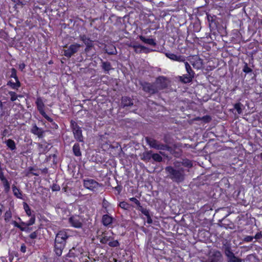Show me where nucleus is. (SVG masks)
<instances>
[{
	"mask_svg": "<svg viewBox=\"0 0 262 262\" xmlns=\"http://www.w3.org/2000/svg\"><path fill=\"white\" fill-rule=\"evenodd\" d=\"M185 66L186 68V70L187 72V74L189 75H191V76L194 75V72L192 70L190 64L188 63V62H185Z\"/></svg>",
	"mask_w": 262,
	"mask_h": 262,
	"instance_id": "nucleus-34",
	"label": "nucleus"
},
{
	"mask_svg": "<svg viewBox=\"0 0 262 262\" xmlns=\"http://www.w3.org/2000/svg\"><path fill=\"white\" fill-rule=\"evenodd\" d=\"M25 67H26V65H25V63H21V64H20L19 65V69L20 71H23V70L25 68Z\"/></svg>",
	"mask_w": 262,
	"mask_h": 262,
	"instance_id": "nucleus-60",
	"label": "nucleus"
},
{
	"mask_svg": "<svg viewBox=\"0 0 262 262\" xmlns=\"http://www.w3.org/2000/svg\"><path fill=\"white\" fill-rule=\"evenodd\" d=\"M28 171L26 172V176L27 177H29L30 174H32L33 176H39V173L37 172H33V170H34V168L33 167H29L28 169Z\"/></svg>",
	"mask_w": 262,
	"mask_h": 262,
	"instance_id": "nucleus-37",
	"label": "nucleus"
},
{
	"mask_svg": "<svg viewBox=\"0 0 262 262\" xmlns=\"http://www.w3.org/2000/svg\"><path fill=\"white\" fill-rule=\"evenodd\" d=\"M100 242L102 244H108L110 241L114 239V237L112 236H108V233L105 232L102 233L101 235L98 237Z\"/></svg>",
	"mask_w": 262,
	"mask_h": 262,
	"instance_id": "nucleus-13",
	"label": "nucleus"
},
{
	"mask_svg": "<svg viewBox=\"0 0 262 262\" xmlns=\"http://www.w3.org/2000/svg\"><path fill=\"white\" fill-rule=\"evenodd\" d=\"M101 61V68L105 71L106 73H108L109 71L112 69V66L110 62L104 61L102 59Z\"/></svg>",
	"mask_w": 262,
	"mask_h": 262,
	"instance_id": "nucleus-24",
	"label": "nucleus"
},
{
	"mask_svg": "<svg viewBox=\"0 0 262 262\" xmlns=\"http://www.w3.org/2000/svg\"><path fill=\"white\" fill-rule=\"evenodd\" d=\"M52 189L53 191H59L60 190V187L59 186L55 184L53 185Z\"/></svg>",
	"mask_w": 262,
	"mask_h": 262,
	"instance_id": "nucleus-57",
	"label": "nucleus"
},
{
	"mask_svg": "<svg viewBox=\"0 0 262 262\" xmlns=\"http://www.w3.org/2000/svg\"><path fill=\"white\" fill-rule=\"evenodd\" d=\"M84 187L91 191L95 192L98 190L100 185L95 180L91 179H85L83 180Z\"/></svg>",
	"mask_w": 262,
	"mask_h": 262,
	"instance_id": "nucleus-5",
	"label": "nucleus"
},
{
	"mask_svg": "<svg viewBox=\"0 0 262 262\" xmlns=\"http://www.w3.org/2000/svg\"><path fill=\"white\" fill-rule=\"evenodd\" d=\"M70 127L76 140L80 142H83L81 127L78 125L76 122L73 120L70 121Z\"/></svg>",
	"mask_w": 262,
	"mask_h": 262,
	"instance_id": "nucleus-3",
	"label": "nucleus"
},
{
	"mask_svg": "<svg viewBox=\"0 0 262 262\" xmlns=\"http://www.w3.org/2000/svg\"><path fill=\"white\" fill-rule=\"evenodd\" d=\"M5 143L9 148L11 150H15L16 148L15 142L12 139H8L5 141Z\"/></svg>",
	"mask_w": 262,
	"mask_h": 262,
	"instance_id": "nucleus-28",
	"label": "nucleus"
},
{
	"mask_svg": "<svg viewBox=\"0 0 262 262\" xmlns=\"http://www.w3.org/2000/svg\"><path fill=\"white\" fill-rule=\"evenodd\" d=\"M12 190L14 193V195L16 196L17 198L21 199L22 198V194L20 190L16 187L15 185L12 186Z\"/></svg>",
	"mask_w": 262,
	"mask_h": 262,
	"instance_id": "nucleus-31",
	"label": "nucleus"
},
{
	"mask_svg": "<svg viewBox=\"0 0 262 262\" xmlns=\"http://www.w3.org/2000/svg\"><path fill=\"white\" fill-rule=\"evenodd\" d=\"M36 104L37 107V109L40 114L45 113L44 111L45 105L41 98L39 97L37 98Z\"/></svg>",
	"mask_w": 262,
	"mask_h": 262,
	"instance_id": "nucleus-21",
	"label": "nucleus"
},
{
	"mask_svg": "<svg viewBox=\"0 0 262 262\" xmlns=\"http://www.w3.org/2000/svg\"><path fill=\"white\" fill-rule=\"evenodd\" d=\"M242 259L237 257L235 255H232L231 257L228 259V262H242Z\"/></svg>",
	"mask_w": 262,
	"mask_h": 262,
	"instance_id": "nucleus-46",
	"label": "nucleus"
},
{
	"mask_svg": "<svg viewBox=\"0 0 262 262\" xmlns=\"http://www.w3.org/2000/svg\"><path fill=\"white\" fill-rule=\"evenodd\" d=\"M139 38L141 41H142L145 43L153 46H156L157 45L155 40L152 38H146L144 36L142 35L139 36Z\"/></svg>",
	"mask_w": 262,
	"mask_h": 262,
	"instance_id": "nucleus-22",
	"label": "nucleus"
},
{
	"mask_svg": "<svg viewBox=\"0 0 262 262\" xmlns=\"http://www.w3.org/2000/svg\"><path fill=\"white\" fill-rule=\"evenodd\" d=\"M152 159L156 162H161L162 161V157L158 154H153L152 155Z\"/></svg>",
	"mask_w": 262,
	"mask_h": 262,
	"instance_id": "nucleus-41",
	"label": "nucleus"
},
{
	"mask_svg": "<svg viewBox=\"0 0 262 262\" xmlns=\"http://www.w3.org/2000/svg\"><path fill=\"white\" fill-rule=\"evenodd\" d=\"M133 49L135 53L140 54L141 53H148L152 50L140 45H137L136 46H134Z\"/></svg>",
	"mask_w": 262,
	"mask_h": 262,
	"instance_id": "nucleus-17",
	"label": "nucleus"
},
{
	"mask_svg": "<svg viewBox=\"0 0 262 262\" xmlns=\"http://www.w3.org/2000/svg\"><path fill=\"white\" fill-rule=\"evenodd\" d=\"M133 100L127 96H124L122 97L121 103V107L124 108L126 107L131 106L133 105Z\"/></svg>",
	"mask_w": 262,
	"mask_h": 262,
	"instance_id": "nucleus-16",
	"label": "nucleus"
},
{
	"mask_svg": "<svg viewBox=\"0 0 262 262\" xmlns=\"http://www.w3.org/2000/svg\"><path fill=\"white\" fill-rule=\"evenodd\" d=\"M6 178L5 176H4V172H3L2 171V169L0 170V180H2L3 179H4Z\"/></svg>",
	"mask_w": 262,
	"mask_h": 262,
	"instance_id": "nucleus-59",
	"label": "nucleus"
},
{
	"mask_svg": "<svg viewBox=\"0 0 262 262\" xmlns=\"http://www.w3.org/2000/svg\"><path fill=\"white\" fill-rule=\"evenodd\" d=\"M224 253L225 255L227 257L228 259L231 257L232 255H234V254L232 252L231 250V248L224 251Z\"/></svg>",
	"mask_w": 262,
	"mask_h": 262,
	"instance_id": "nucleus-49",
	"label": "nucleus"
},
{
	"mask_svg": "<svg viewBox=\"0 0 262 262\" xmlns=\"http://www.w3.org/2000/svg\"><path fill=\"white\" fill-rule=\"evenodd\" d=\"M243 71L245 73H249L252 72V69L248 67L247 63L245 62Z\"/></svg>",
	"mask_w": 262,
	"mask_h": 262,
	"instance_id": "nucleus-45",
	"label": "nucleus"
},
{
	"mask_svg": "<svg viewBox=\"0 0 262 262\" xmlns=\"http://www.w3.org/2000/svg\"><path fill=\"white\" fill-rule=\"evenodd\" d=\"M70 237L68 231L65 229L59 231L56 234L54 242L66 245L68 238Z\"/></svg>",
	"mask_w": 262,
	"mask_h": 262,
	"instance_id": "nucleus-6",
	"label": "nucleus"
},
{
	"mask_svg": "<svg viewBox=\"0 0 262 262\" xmlns=\"http://www.w3.org/2000/svg\"><path fill=\"white\" fill-rule=\"evenodd\" d=\"M10 114V111L3 105L2 102L0 100V124L7 120Z\"/></svg>",
	"mask_w": 262,
	"mask_h": 262,
	"instance_id": "nucleus-11",
	"label": "nucleus"
},
{
	"mask_svg": "<svg viewBox=\"0 0 262 262\" xmlns=\"http://www.w3.org/2000/svg\"><path fill=\"white\" fill-rule=\"evenodd\" d=\"M8 85H9L11 88L13 89L17 90L18 88L20 86V83L19 80H15V82H12L9 81L8 83Z\"/></svg>",
	"mask_w": 262,
	"mask_h": 262,
	"instance_id": "nucleus-30",
	"label": "nucleus"
},
{
	"mask_svg": "<svg viewBox=\"0 0 262 262\" xmlns=\"http://www.w3.org/2000/svg\"><path fill=\"white\" fill-rule=\"evenodd\" d=\"M31 132L35 135L37 136V137L39 138L43 137V134L44 133V131L42 130V129L37 127L36 124L33 125L32 128L31 129Z\"/></svg>",
	"mask_w": 262,
	"mask_h": 262,
	"instance_id": "nucleus-19",
	"label": "nucleus"
},
{
	"mask_svg": "<svg viewBox=\"0 0 262 262\" xmlns=\"http://www.w3.org/2000/svg\"><path fill=\"white\" fill-rule=\"evenodd\" d=\"M69 222L72 227L80 228L82 227L83 219L79 215H73L69 218Z\"/></svg>",
	"mask_w": 262,
	"mask_h": 262,
	"instance_id": "nucleus-10",
	"label": "nucleus"
},
{
	"mask_svg": "<svg viewBox=\"0 0 262 262\" xmlns=\"http://www.w3.org/2000/svg\"><path fill=\"white\" fill-rule=\"evenodd\" d=\"M243 104L240 103V102H238V103H235L234 105V108L236 110V111L237 112V113L238 114H241L242 113V107L243 106Z\"/></svg>",
	"mask_w": 262,
	"mask_h": 262,
	"instance_id": "nucleus-38",
	"label": "nucleus"
},
{
	"mask_svg": "<svg viewBox=\"0 0 262 262\" xmlns=\"http://www.w3.org/2000/svg\"><path fill=\"white\" fill-rule=\"evenodd\" d=\"M182 165H184L185 166L190 167L192 166V164L191 161L189 160H184L182 162Z\"/></svg>",
	"mask_w": 262,
	"mask_h": 262,
	"instance_id": "nucleus-50",
	"label": "nucleus"
},
{
	"mask_svg": "<svg viewBox=\"0 0 262 262\" xmlns=\"http://www.w3.org/2000/svg\"><path fill=\"white\" fill-rule=\"evenodd\" d=\"M145 140L150 148L161 150H169L170 147L166 144H164L160 141L150 137H146Z\"/></svg>",
	"mask_w": 262,
	"mask_h": 262,
	"instance_id": "nucleus-2",
	"label": "nucleus"
},
{
	"mask_svg": "<svg viewBox=\"0 0 262 262\" xmlns=\"http://www.w3.org/2000/svg\"><path fill=\"white\" fill-rule=\"evenodd\" d=\"M119 206L125 210H128L130 208V205L129 204L125 202H120L119 204Z\"/></svg>",
	"mask_w": 262,
	"mask_h": 262,
	"instance_id": "nucleus-44",
	"label": "nucleus"
},
{
	"mask_svg": "<svg viewBox=\"0 0 262 262\" xmlns=\"http://www.w3.org/2000/svg\"><path fill=\"white\" fill-rule=\"evenodd\" d=\"M230 248H231V245L228 242L225 241L223 242V249L224 251L229 249Z\"/></svg>",
	"mask_w": 262,
	"mask_h": 262,
	"instance_id": "nucleus-48",
	"label": "nucleus"
},
{
	"mask_svg": "<svg viewBox=\"0 0 262 262\" xmlns=\"http://www.w3.org/2000/svg\"><path fill=\"white\" fill-rule=\"evenodd\" d=\"M24 209L26 213V214L32 217V216H35L34 214H32V211L29 207V206L27 204V203H23Z\"/></svg>",
	"mask_w": 262,
	"mask_h": 262,
	"instance_id": "nucleus-32",
	"label": "nucleus"
},
{
	"mask_svg": "<svg viewBox=\"0 0 262 262\" xmlns=\"http://www.w3.org/2000/svg\"><path fill=\"white\" fill-rule=\"evenodd\" d=\"M194 77V76H191V75H189V74L183 75L182 76L179 77L180 80L184 83H187L190 82L193 78Z\"/></svg>",
	"mask_w": 262,
	"mask_h": 262,
	"instance_id": "nucleus-23",
	"label": "nucleus"
},
{
	"mask_svg": "<svg viewBox=\"0 0 262 262\" xmlns=\"http://www.w3.org/2000/svg\"><path fill=\"white\" fill-rule=\"evenodd\" d=\"M158 92L163 90L167 86L166 78L164 77H158L155 82Z\"/></svg>",
	"mask_w": 262,
	"mask_h": 262,
	"instance_id": "nucleus-12",
	"label": "nucleus"
},
{
	"mask_svg": "<svg viewBox=\"0 0 262 262\" xmlns=\"http://www.w3.org/2000/svg\"><path fill=\"white\" fill-rule=\"evenodd\" d=\"M105 52L109 55H116L117 53L116 47L113 45H110L105 47Z\"/></svg>",
	"mask_w": 262,
	"mask_h": 262,
	"instance_id": "nucleus-25",
	"label": "nucleus"
},
{
	"mask_svg": "<svg viewBox=\"0 0 262 262\" xmlns=\"http://www.w3.org/2000/svg\"><path fill=\"white\" fill-rule=\"evenodd\" d=\"M130 201L135 203L137 205L138 207L141 206L140 202L135 198H130Z\"/></svg>",
	"mask_w": 262,
	"mask_h": 262,
	"instance_id": "nucleus-52",
	"label": "nucleus"
},
{
	"mask_svg": "<svg viewBox=\"0 0 262 262\" xmlns=\"http://www.w3.org/2000/svg\"><path fill=\"white\" fill-rule=\"evenodd\" d=\"M192 64L194 68L199 69L202 68L203 62L200 58H198L195 60V61L193 62Z\"/></svg>",
	"mask_w": 262,
	"mask_h": 262,
	"instance_id": "nucleus-33",
	"label": "nucleus"
},
{
	"mask_svg": "<svg viewBox=\"0 0 262 262\" xmlns=\"http://www.w3.org/2000/svg\"><path fill=\"white\" fill-rule=\"evenodd\" d=\"M108 245L111 247L115 248V247H117L119 246L120 244L117 240L113 239L112 241H110V242L108 243Z\"/></svg>",
	"mask_w": 262,
	"mask_h": 262,
	"instance_id": "nucleus-42",
	"label": "nucleus"
},
{
	"mask_svg": "<svg viewBox=\"0 0 262 262\" xmlns=\"http://www.w3.org/2000/svg\"><path fill=\"white\" fill-rule=\"evenodd\" d=\"M141 86L142 90L150 95H153L158 92L155 83H150L144 82L141 83Z\"/></svg>",
	"mask_w": 262,
	"mask_h": 262,
	"instance_id": "nucleus-8",
	"label": "nucleus"
},
{
	"mask_svg": "<svg viewBox=\"0 0 262 262\" xmlns=\"http://www.w3.org/2000/svg\"><path fill=\"white\" fill-rule=\"evenodd\" d=\"M13 2H14L15 3H16V5H21L22 4V3L19 0H12Z\"/></svg>",
	"mask_w": 262,
	"mask_h": 262,
	"instance_id": "nucleus-63",
	"label": "nucleus"
},
{
	"mask_svg": "<svg viewBox=\"0 0 262 262\" xmlns=\"http://www.w3.org/2000/svg\"><path fill=\"white\" fill-rule=\"evenodd\" d=\"M48 145L46 144H38V151L39 154H44L49 150Z\"/></svg>",
	"mask_w": 262,
	"mask_h": 262,
	"instance_id": "nucleus-27",
	"label": "nucleus"
},
{
	"mask_svg": "<svg viewBox=\"0 0 262 262\" xmlns=\"http://www.w3.org/2000/svg\"><path fill=\"white\" fill-rule=\"evenodd\" d=\"M165 55L168 58L174 61H178L180 62L185 61V57L184 56L181 55H177L170 52L166 53Z\"/></svg>",
	"mask_w": 262,
	"mask_h": 262,
	"instance_id": "nucleus-18",
	"label": "nucleus"
},
{
	"mask_svg": "<svg viewBox=\"0 0 262 262\" xmlns=\"http://www.w3.org/2000/svg\"><path fill=\"white\" fill-rule=\"evenodd\" d=\"M26 249L27 247L26 245L24 244H23L20 247V251L23 253H25L26 252Z\"/></svg>",
	"mask_w": 262,
	"mask_h": 262,
	"instance_id": "nucleus-58",
	"label": "nucleus"
},
{
	"mask_svg": "<svg viewBox=\"0 0 262 262\" xmlns=\"http://www.w3.org/2000/svg\"><path fill=\"white\" fill-rule=\"evenodd\" d=\"M253 239H254L253 236H246L244 238L243 241L245 242H252Z\"/></svg>",
	"mask_w": 262,
	"mask_h": 262,
	"instance_id": "nucleus-51",
	"label": "nucleus"
},
{
	"mask_svg": "<svg viewBox=\"0 0 262 262\" xmlns=\"http://www.w3.org/2000/svg\"><path fill=\"white\" fill-rule=\"evenodd\" d=\"M12 217V212L9 209L7 210L4 214V220L6 222H8Z\"/></svg>",
	"mask_w": 262,
	"mask_h": 262,
	"instance_id": "nucleus-35",
	"label": "nucleus"
},
{
	"mask_svg": "<svg viewBox=\"0 0 262 262\" xmlns=\"http://www.w3.org/2000/svg\"><path fill=\"white\" fill-rule=\"evenodd\" d=\"M10 77L14 78L15 80H18V78L16 75V70L14 68L11 69V75Z\"/></svg>",
	"mask_w": 262,
	"mask_h": 262,
	"instance_id": "nucleus-47",
	"label": "nucleus"
},
{
	"mask_svg": "<svg viewBox=\"0 0 262 262\" xmlns=\"http://www.w3.org/2000/svg\"><path fill=\"white\" fill-rule=\"evenodd\" d=\"M127 46L129 47H131V48H133V47L134 46H136L137 44H136V43H134L133 42H130V43L129 44H127Z\"/></svg>",
	"mask_w": 262,
	"mask_h": 262,
	"instance_id": "nucleus-64",
	"label": "nucleus"
},
{
	"mask_svg": "<svg viewBox=\"0 0 262 262\" xmlns=\"http://www.w3.org/2000/svg\"><path fill=\"white\" fill-rule=\"evenodd\" d=\"M3 183V186L4 187V190L6 192H8L9 191L10 189V184L8 180L5 178L1 180Z\"/></svg>",
	"mask_w": 262,
	"mask_h": 262,
	"instance_id": "nucleus-29",
	"label": "nucleus"
},
{
	"mask_svg": "<svg viewBox=\"0 0 262 262\" xmlns=\"http://www.w3.org/2000/svg\"><path fill=\"white\" fill-rule=\"evenodd\" d=\"M147 217V223L148 224H151L152 223V220L150 215L146 216Z\"/></svg>",
	"mask_w": 262,
	"mask_h": 262,
	"instance_id": "nucleus-62",
	"label": "nucleus"
},
{
	"mask_svg": "<svg viewBox=\"0 0 262 262\" xmlns=\"http://www.w3.org/2000/svg\"><path fill=\"white\" fill-rule=\"evenodd\" d=\"M35 221V216H32L27 223L21 221L20 223H18L16 221H13L12 222V224H13L14 227L19 228L21 231H27V230H29L28 227L34 224Z\"/></svg>",
	"mask_w": 262,
	"mask_h": 262,
	"instance_id": "nucleus-4",
	"label": "nucleus"
},
{
	"mask_svg": "<svg viewBox=\"0 0 262 262\" xmlns=\"http://www.w3.org/2000/svg\"><path fill=\"white\" fill-rule=\"evenodd\" d=\"M38 233L36 231L33 232L31 233L29 235V237L31 239H35L37 237Z\"/></svg>",
	"mask_w": 262,
	"mask_h": 262,
	"instance_id": "nucleus-54",
	"label": "nucleus"
},
{
	"mask_svg": "<svg viewBox=\"0 0 262 262\" xmlns=\"http://www.w3.org/2000/svg\"><path fill=\"white\" fill-rule=\"evenodd\" d=\"M65 246L64 245L54 242V251L57 256H60L61 255Z\"/></svg>",
	"mask_w": 262,
	"mask_h": 262,
	"instance_id": "nucleus-15",
	"label": "nucleus"
},
{
	"mask_svg": "<svg viewBox=\"0 0 262 262\" xmlns=\"http://www.w3.org/2000/svg\"><path fill=\"white\" fill-rule=\"evenodd\" d=\"M113 218L108 214L102 216V223L104 226H108L113 223Z\"/></svg>",
	"mask_w": 262,
	"mask_h": 262,
	"instance_id": "nucleus-20",
	"label": "nucleus"
},
{
	"mask_svg": "<svg viewBox=\"0 0 262 262\" xmlns=\"http://www.w3.org/2000/svg\"><path fill=\"white\" fill-rule=\"evenodd\" d=\"M137 209L141 211L142 213L144 214L146 216L150 215L149 211L146 208H143L142 206H139V207H137Z\"/></svg>",
	"mask_w": 262,
	"mask_h": 262,
	"instance_id": "nucleus-36",
	"label": "nucleus"
},
{
	"mask_svg": "<svg viewBox=\"0 0 262 262\" xmlns=\"http://www.w3.org/2000/svg\"><path fill=\"white\" fill-rule=\"evenodd\" d=\"M50 127L53 129H57L58 126L54 121H53V122L51 123Z\"/></svg>",
	"mask_w": 262,
	"mask_h": 262,
	"instance_id": "nucleus-56",
	"label": "nucleus"
},
{
	"mask_svg": "<svg viewBox=\"0 0 262 262\" xmlns=\"http://www.w3.org/2000/svg\"><path fill=\"white\" fill-rule=\"evenodd\" d=\"M8 94L10 96V100L11 101H15L17 99L18 97H22L20 95H19V96L17 95L16 93L14 92L11 91V92H9Z\"/></svg>",
	"mask_w": 262,
	"mask_h": 262,
	"instance_id": "nucleus-39",
	"label": "nucleus"
},
{
	"mask_svg": "<svg viewBox=\"0 0 262 262\" xmlns=\"http://www.w3.org/2000/svg\"><path fill=\"white\" fill-rule=\"evenodd\" d=\"M215 16H212L210 14H207V18L208 22L209 23V26L211 27L212 24L215 21Z\"/></svg>",
	"mask_w": 262,
	"mask_h": 262,
	"instance_id": "nucleus-43",
	"label": "nucleus"
},
{
	"mask_svg": "<svg viewBox=\"0 0 262 262\" xmlns=\"http://www.w3.org/2000/svg\"><path fill=\"white\" fill-rule=\"evenodd\" d=\"M45 119H46L50 123L53 122V120L48 116L46 113L41 114Z\"/></svg>",
	"mask_w": 262,
	"mask_h": 262,
	"instance_id": "nucleus-53",
	"label": "nucleus"
},
{
	"mask_svg": "<svg viewBox=\"0 0 262 262\" xmlns=\"http://www.w3.org/2000/svg\"><path fill=\"white\" fill-rule=\"evenodd\" d=\"M253 237L256 239H259L262 237V234L260 232H257Z\"/></svg>",
	"mask_w": 262,
	"mask_h": 262,
	"instance_id": "nucleus-55",
	"label": "nucleus"
},
{
	"mask_svg": "<svg viewBox=\"0 0 262 262\" xmlns=\"http://www.w3.org/2000/svg\"><path fill=\"white\" fill-rule=\"evenodd\" d=\"M152 151H148L143 153V158L144 160H149L152 158Z\"/></svg>",
	"mask_w": 262,
	"mask_h": 262,
	"instance_id": "nucleus-40",
	"label": "nucleus"
},
{
	"mask_svg": "<svg viewBox=\"0 0 262 262\" xmlns=\"http://www.w3.org/2000/svg\"><path fill=\"white\" fill-rule=\"evenodd\" d=\"M8 135V130L7 129H5L3 130L2 135L3 137H6Z\"/></svg>",
	"mask_w": 262,
	"mask_h": 262,
	"instance_id": "nucleus-61",
	"label": "nucleus"
},
{
	"mask_svg": "<svg viewBox=\"0 0 262 262\" xmlns=\"http://www.w3.org/2000/svg\"><path fill=\"white\" fill-rule=\"evenodd\" d=\"M165 171L167 174V177L173 182L179 183L185 179V170L182 167L169 166L166 167Z\"/></svg>",
	"mask_w": 262,
	"mask_h": 262,
	"instance_id": "nucleus-1",
	"label": "nucleus"
},
{
	"mask_svg": "<svg viewBox=\"0 0 262 262\" xmlns=\"http://www.w3.org/2000/svg\"><path fill=\"white\" fill-rule=\"evenodd\" d=\"M81 47V45L77 43L71 45L67 49L64 50V55L68 58L71 57L79 51Z\"/></svg>",
	"mask_w": 262,
	"mask_h": 262,
	"instance_id": "nucleus-7",
	"label": "nucleus"
},
{
	"mask_svg": "<svg viewBox=\"0 0 262 262\" xmlns=\"http://www.w3.org/2000/svg\"><path fill=\"white\" fill-rule=\"evenodd\" d=\"M222 254L220 251L214 250L210 251L208 257V262H222Z\"/></svg>",
	"mask_w": 262,
	"mask_h": 262,
	"instance_id": "nucleus-9",
	"label": "nucleus"
},
{
	"mask_svg": "<svg viewBox=\"0 0 262 262\" xmlns=\"http://www.w3.org/2000/svg\"><path fill=\"white\" fill-rule=\"evenodd\" d=\"M73 151L74 155L76 157H80L81 156V152L80 150V147L78 143H76L73 146Z\"/></svg>",
	"mask_w": 262,
	"mask_h": 262,
	"instance_id": "nucleus-26",
	"label": "nucleus"
},
{
	"mask_svg": "<svg viewBox=\"0 0 262 262\" xmlns=\"http://www.w3.org/2000/svg\"><path fill=\"white\" fill-rule=\"evenodd\" d=\"M80 39L86 45L85 51L89 50L93 46L92 40L88 37L85 35H80L79 36Z\"/></svg>",
	"mask_w": 262,
	"mask_h": 262,
	"instance_id": "nucleus-14",
	"label": "nucleus"
}]
</instances>
